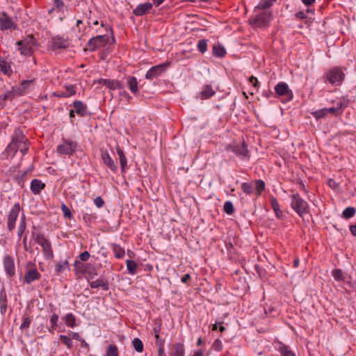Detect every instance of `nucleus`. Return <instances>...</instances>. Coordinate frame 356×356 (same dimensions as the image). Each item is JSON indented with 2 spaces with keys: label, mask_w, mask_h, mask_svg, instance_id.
Masks as SVG:
<instances>
[{
  "label": "nucleus",
  "mask_w": 356,
  "mask_h": 356,
  "mask_svg": "<svg viewBox=\"0 0 356 356\" xmlns=\"http://www.w3.org/2000/svg\"><path fill=\"white\" fill-rule=\"evenodd\" d=\"M343 68L334 67L325 74L326 80L332 85L340 86L345 79Z\"/></svg>",
  "instance_id": "1"
},
{
  "label": "nucleus",
  "mask_w": 356,
  "mask_h": 356,
  "mask_svg": "<svg viewBox=\"0 0 356 356\" xmlns=\"http://www.w3.org/2000/svg\"><path fill=\"white\" fill-rule=\"evenodd\" d=\"M35 242L39 244L43 250L44 257L46 259H52L54 258V252L51 242L46 238L43 234L33 233Z\"/></svg>",
  "instance_id": "2"
},
{
  "label": "nucleus",
  "mask_w": 356,
  "mask_h": 356,
  "mask_svg": "<svg viewBox=\"0 0 356 356\" xmlns=\"http://www.w3.org/2000/svg\"><path fill=\"white\" fill-rule=\"evenodd\" d=\"M291 206L300 216L308 213L307 202L298 193L291 195Z\"/></svg>",
  "instance_id": "3"
},
{
  "label": "nucleus",
  "mask_w": 356,
  "mask_h": 356,
  "mask_svg": "<svg viewBox=\"0 0 356 356\" xmlns=\"http://www.w3.org/2000/svg\"><path fill=\"white\" fill-rule=\"evenodd\" d=\"M25 269L24 282L26 284H30L40 279L41 274L38 270L33 263L29 261L25 266Z\"/></svg>",
  "instance_id": "4"
},
{
  "label": "nucleus",
  "mask_w": 356,
  "mask_h": 356,
  "mask_svg": "<svg viewBox=\"0 0 356 356\" xmlns=\"http://www.w3.org/2000/svg\"><path fill=\"white\" fill-rule=\"evenodd\" d=\"M19 47L21 54L25 56H30L33 52V47L37 44V41L32 35H28L24 40L17 42Z\"/></svg>",
  "instance_id": "5"
},
{
  "label": "nucleus",
  "mask_w": 356,
  "mask_h": 356,
  "mask_svg": "<svg viewBox=\"0 0 356 356\" xmlns=\"http://www.w3.org/2000/svg\"><path fill=\"white\" fill-rule=\"evenodd\" d=\"M29 142L24 136H18L13 138L9 144L8 147L14 151L19 150L23 155L26 154L29 150Z\"/></svg>",
  "instance_id": "6"
},
{
  "label": "nucleus",
  "mask_w": 356,
  "mask_h": 356,
  "mask_svg": "<svg viewBox=\"0 0 356 356\" xmlns=\"http://www.w3.org/2000/svg\"><path fill=\"white\" fill-rule=\"evenodd\" d=\"M77 147L76 142L63 138V143L56 148L58 154L61 155H72Z\"/></svg>",
  "instance_id": "7"
},
{
  "label": "nucleus",
  "mask_w": 356,
  "mask_h": 356,
  "mask_svg": "<svg viewBox=\"0 0 356 356\" xmlns=\"http://www.w3.org/2000/svg\"><path fill=\"white\" fill-rule=\"evenodd\" d=\"M20 209L19 204L15 203L11 207L7 215V228L10 232H12L15 228Z\"/></svg>",
  "instance_id": "8"
},
{
  "label": "nucleus",
  "mask_w": 356,
  "mask_h": 356,
  "mask_svg": "<svg viewBox=\"0 0 356 356\" xmlns=\"http://www.w3.org/2000/svg\"><path fill=\"white\" fill-rule=\"evenodd\" d=\"M74 266L75 268L80 270L81 273L86 274L89 279L92 280L97 275L96 268L91 264H83L79 260H75Z\"/></svg>",
  "instance_id": "9"
},
{
  "label": "nucleus",
  "mask_w": 356,
  "mask_h": 356,
  "mask_svg": "<svg viewBox=\"0 0 356 356\" xmlns=\"http://www.w3.org/2000/svg\"><path fill=\"white\" fill-rule=\"evenodd\" d=\"M275 91L278 96L284 97L286 102L293 99V92L285 82L278 83L275 87Z\"/></svg>",
  "instance_id": "10"
},
{
  "label": "nucleus",
  "mask_w": 356,
  "mask_h": 356,
  "mask_svg": "<svg viewBox=\"0 0 356 356\" xmlns=\"http://www.w3.org/2000/svg\"><path fill=\"white\" fill-rule=\"evenodd\" d=\"M108 40V36L106 35L93 37L88 42L89 50L92 51H95L97 48L107 44Z\"/></svg>",
  "instance_id": "11"
},
{
  "label": "nucleus",
  "mask_w": 356,
  "mask_h": 356,
  "mask_svg": "<svg viewBox=\"0 0 356 356\" xmlns=\"http://www.w3.org/2000/svg\"><path fill=\"white\" fill-rule=\"evenodd\" d=\"M271 12H262L254 18L251 24L257 27L267 26L271 19Z\"/></svg>",
  "instance_id": "12"
},
{
  "label": "nucleus",
  "mask_w": 356,
  "mask_h": 356,
  "mask_svg": "<svg viewBox=\"0 0 356 356\" xmlns=\"http://www.w3.org/2000/svg\"><path fill=\"white\" fill-rule=\"evenodd\" d=\"M168 66V63L155 65L151 67L146 73L145 78L149 80H153L159 77L165 72L166 67Z\"/></svg>",
  "instance_id": "13"
},
{
  "label": "nucleus",
  "mask_w": 356,
  "mask_h": 356,
  "mask_svg": "<svg viewBox=\"0 0 356 356\" xmlns=\"http://www.w3.org/2000/svg\"><path fill=\"white\" fill-rule=\"evenodd\" d=\"M0 28L2 31L16 29L17 25L13 22L12 18L5 12L0 15Z\"/></svg>",
  "instance_id": "14"
},
{
  "label": "nucleus",
  "mask_w": 356,
  "mask_h": 356,
  "mask_svg": "<svg viewBox=\"0 0 356 356\" xmlns=\"http://www.w3.org/2000/svg\"><path fill=\"white\" fill-rule=\"evenodd\" d=\"M69 42L67 38L63 37L56 36L51 39V49L56 51L59 49H65L68 47Z\"/></svg>",
  "instance_id": "15"
},
{
  "label": "nucleus",
  "mask_w": 356,
  "mask_h": 356,
  "mask_svg": "<svg viewBox=\"0 0 356 356\" xmlns=\"http://www.w3.org/2000/svg\"><path fill=\"white\" fill-rule=\"evenodd\" d=\"M3 266L8 277H13L15 275L14 259L8 254L5 255L3 258Z\"/></svg>",
  "instance_id": "16"
},
{
  "label": "nucleus",
  "mask_w": 356,
  "mask_h": 356,
  "mask_svg": "<svg viewBox=\"0 0 356 356\" xmlns=\"http://www.w3.org/2000/svg\"><path fill=\"white\" fill-rule=\"evenodd\" d=\"M101 159L103 163L114 173L118 172V167L107 151H102Z\"/></svg>",
  "instance_id": "17"
},
{
  "label": "nucleus",
  "mask_w": 356,
  "mask_h": 356,
  "mask_svg": "<svg viewBox=\"0 0 356 356\" xmlns=\"http://www.w3.org/2000/svg\"><path fill=\"white\" fill-rule=\"evenodd\" d=\"M232 152L241 158H248L250 157L249 151L247 149V145L243 141L242 144L234 145L232 147Z\"/></svg>",
  "instance_id": "18"
},
{
  "label": "nucleus",
  "mask_w": 356,
  "mask_h": 356,
  "mask_svg": "<svg viewBox=\"0 0 356 356\" xmlns=\"http://www.w3.org/2000/svg\"><path fill=\"white\" fill-rule=\"evenodd\" d=\"M98 83L101 85L105 86L106 88L110 90H115V89H121L122 88V85L120 81L115 79H100L98 81Z\"/></svg>",
  "instance_id": "19"
},
{
  "label": "nucleus",
  "mask_w": 356,
  "mask_h": 356,
  "mask_svg": "<svg viewBox=\"0 0 356 356\" xmlns=\"http://www.w3.org/2000/svg\"><path fill=\"white\" fill-rule=\"evenodd\" d=\"M72 105L76 113L81 117H85L88 114L87 105L83 104L81 101H74Z\"/></svg>",
  "instance_id": "20"
},
{
  "label": "nucleus",
  "mask_w": 356,
  "mask_h": 356,
  "mask_svg": "<svg viewBox=\"0 0 356 356\" xmlns=\"http://www.w3.org/2000/svg\"><path fill=\"white\" fill-rule=\"evenodd\" d=\"M90 286L92 289H97L102 287L103 290L108 291L109 289V284L107 279L101 277L95 281L89 282Z\"/></svg>",
  "instance_id": "21"
},
{
  "label": "nucleus",
  "mask_w": 356,
  "mask_h": 356,
  "mask_svg": "<svg viewBox=\"0 0 356 356\" xmlns=\"http://www.w3.org/2000/svg\"><path fill=\"white\" fill-rule=\"evenodd\" d=\"M152 6V3L149 2L140 3L133 10V13L136 16H143L151 10Z\"/></svg>",
  "instance_id": "22"
},
{
  "label": "nucleus",
  "mask_w": 356,
  "mask_h": 356,
  "mask_svg": "<svg viewBox=\"0 0 356 356\" xmlns=\"http://www.w3.org/2000/svg\"><path fill=\"white\" fill-rule=\"evenodd\" d=\"M0 72L3 74L10 76L13 74V69L10 63L3 58L0 57Z\"/></svg>",
  "instance_id": "23"
},
{
  "label": "nucleus",
  "mask_w": 356,
  "mask_h": 356,
  "mask_svg": "<svg viewBox=\"0 0 356 356\" xmlns=\"http://www.w3.org/2000/svg\"><path fill=\"white\" fill-rule=\"evenodd\" d=\"M44 187L45 184L40 179H34L31 181L30 188L31 192L35 195L40 194L41 191L44 189Z\"/></svg>",
  "instance_id": "24"
},
{
  "label": "nucleus",
  "mask_w": 356,
  "mask_h": 356,
  "mask_svg": "<svg viewBox=\"0 0 356 356\" xmlns=\"http://www.w3.org/2000/svg\"><path fill=\"white\" fill-rule=\"evenodd\" d=\"M138 81L135 76H128L127 78V85L130 91L134 94L136 95L138 92Z\"/></svg>",
  "instance_id": "25"
},
{
  "label": "nucleus",
  "mask_w": 356,
  "mask_h": 356,
  "mask_svg": "<svg viewBox=\"0 0 356 356\" xmlns=\"http://www.w3.org/2000/svg\"><path fill=\"white\" fill-rule=\"evenodd\" d=\"M116 152H117L118 156H119L120 163V166H121V171H122V172H124L125 168L127 165V157H126L123 150L119 146H117V147H116Z\"/></svg>",
  "instance_id": "26"
},
{
  "label": "nucleus",
  "mask_w": 356,
  "mask_h": 356,
  "mask_svg": "<svg viewBox=\"0 0 356 356\" xmlns=\"http://www.w3.org/2000/svg\"><path fill=\"white\" fill-rule=\"evenodd\" d=\"M348 101L344 98L339 99L334 102V108L337 109L339 114H341L347 107Z\"/></svg>",
  "instance_id": "27"
},
{
  "label": "nucleus",
  "mask_w": 356,
  "mask_h": 356,
  "mask_svg": "<svg viewBox=\"0 0 356 356\" xmlns=\"http://www.w3.org/2000/svg\"><path fill=\"white\" fill-rule=\"evenodd\" d=\"M111 248L115 258L122 259L124 257L125 254V250L120 245L113 243L111 245Z\"/></svg>",
  "instance_id": "28"
},
{
  "label": "nucleus",
  "mask_w": 356,
  "mask_h": 356,
  "mask_svg": "<svg viewBox=\"0 0 356 356\" xmlns=\"http://www.w3.org/2000/svg\"><path fill=\"white\" fill-rule=\"evenodd\" d=\"M270 204L271 207L275 213V215L277 218H281L283 215L282 211L280 208V204L277 200V199L274 197H270Z\"/></svg>",
  "instance_id": "29"
},
{
  "label": "nucleus",
  "mask_w": 356,
  "mask_h": 356,
  "mask_svg": "<svg viewBox=\"0 0 356 356\" xmlns=\"http://www.w3.org/2000/svg\"><path fill=\"white\" fill-rule=\"evenodd\" d=\"M65 270H70L69 264L67 260H61L56 264L55 270L57 274H61Z\"/></svg>",
  "instance_id": "30"
},
{
  "label": "nucleus",
  "mask_w": 356,
  "mask_h": 356,
  "mask_svg": "<svg viewBox=\"0 0 356 356\" xmlns=\"http://www.w3.org/2000/svg\"><path fill=\"white\" fill-rule=\"evenodd\" d=\"M215 91L210 85H206L201 92L202 99H209L215 95Z\"/></svg>",
  "instance_id": "31"
},
{
  "label": "nucleus",
  "mask_w": 356,
  "mask_h": 356,
  "mask_svg": "<svg viewBox=\"0 0 356 356\" xmlns=\"http://www.w3.org/2000/svg\"><path fill=\"white\" fill-rule=\"evenodd\" d=\"M26 228V216L24 214H22L19 224L17 229V236L19 238H21L22 235L24 234Z\"/></svg>",
  "instance_id": "32"
},
{
  "label": "nucleus",
  "mask_w": 356,
  "mask_h": 356,
  "mask_svg": "<svg viewBox=\"0 0 356 356\" xmlns=\"http://www.w3.org/2000/svg\"><path fill=\"white\" fill-rule=\"evenodd\" d=\"M213 54L217 57L222 58L226 54V50L222 45L215 44L213 46Z\"/></svg>",
  "instance_id": "33"
},
{
  "label": "nucleus",
  "mask_w": 356,
  "mask_h": 356,
  "mask_svg": "<svg viewBox=\"0 0 356 356\" xmlns=\"http://www.w3.org/2000/svg\"><path fill=\"white\" fill-rule=\"evenodd\" d=\"M332 275L336 281L346 282V275H343L341 269L336 268L332 270Z\"/></svg>",
  "instance_id": "34"
},
{
  "label": "nucleus",
  "mask_w": 356,
  "mask_h": 356,
  "mask_svg": "<svg viewBox=\"0 0 356 356\" xmlns=\"http://www.w3.org/2000/svg\"><path fill=\"white\" fill-rule=\"evenodd\" d=\"M185 350L184 345L181 343H175L173 347V351L171 356H184Z\"/></svg>",
  "instance_id": "35"
},
{
  "label": "nucleus",
  "mask_w": 356,
  "mask_h": 356,
  "mask_svg": "<svg viewBox=\"0 0 356 356\" xmlns=\"http://www.w3.org/2000/svg\"><path fill=\"white\" fill-rule=\"evenodd\" d=\"M63 319L65 321V324L70 327H74L76 325V317L72 313L66 314L64 316Z\"/></svg>",
  "instance_id": "36"
},
{
  "label": "nucleus",
  "mask_w": 356,
  "mask_h": 356,
  "mask_svg": "<svg viewBox=\"0 0 356 356\" xmlns=\"http://www.w3.org/2000/svg\"><path fill=\"white\" fill-rule=\"evenodd\" d=\"M126 264L129 273L131 275L136 274V268L138 265L136 261L133 260H127Z\"/></svg>",
  "instance_id": "37"
},
{
  "label": "nucleus",
  "mask_w": 356,
  "mask_h": 356,
  "mask_svg": "<svg viewBox=\"0 0 356 356\" xmlns=\"http://www.w3.org/2000/svg\"><path fill=\"white\" fill-rule=\"evenodd\" d=\"M276 0H264L263 1H261L258 6L256 7V8L260 9V10H266L270 8L273 6L274 2H275Z\"/></svg>",
  "instance_id": "38"
},
{
  "label": "nucleus",
  "mask_w": 356,
  "mask_h": 356,
  "mask_svg": "<svg viewBox=\"0 0 356 356\" xmlns=\"http://www.w3.org/2000/svg\"><path fill=\"white\" fill-rule=\"evenodd\" d=\"M355 213V209L353 207L346 208L343 211V217L346 219H349L354 216Z\"/></svg>",
  "instance_id": "39"
},
{
  "label": "nucleus",
  "mask_w": 356,
  "mask_h": 356,
  "mask_svg": "<svg viewBox=\"0 0 356 356\" xmlns=\"http://www.w3.org/2000/svg\"><path fill=\"white\" fill-rule=\"evenodd\" d=\"M133 346L135 350L138 353H141L143 350V343L142 341L138 338H135L132 341Z\"/></svg>",
  "instance_id": "40"
},
{
  "label": "nucleus",
  "mask_w": 356,
  "mask_h": 356,
  "mask_svg": "<svg viewBox=\"0 0 356 356\" xmlns=\"http://www.w3.org/2000/svg\"><path fill=\"white\" fill-rule=\"evenodd\" d=\"M106 356H118V349L115 344H111L106 350Z\"/></svg>",
  "instance_id": "41"
},
{
  "label": "nucleus",
  "mask_w": 356,
  "mask_h": 356,
  "mask_svg": "<svg viewBox=\"0 0 356 356\" xmlns=\"http://www.w3.org/2000/svg\"><path fill=\"white\" fill-rule=\"evenodd\" d=\"M224 211L228 215H232L234 212L233 203L231 201H226L223 207Z\"/></svg>",
  "instance_id": "42"
},
{
  "label": "nucleus",
  "mask_w": 356,
  "mask_h": 356,
  "mask_svg": "<svg viewBox=\"0 0 356 356\" xmlns=\"http://www.w3.org/2000/svg\"><path fill=\"white\" fill-rule=\"evenodd\" d=\"M241 187L243 191L248 195H251L254 193L253 186L248 182L243 183Z\"/></svg>",
  "instance_id": "43"
},
{
  "label": "nucleus",
  "mask_w": 356,
  "mask_h": 356,
  "mask_svg": "<svg viewBox=\"0 0 356 356\" xmlns=\"http://www.w3.org/2000/svg\"><path fill=\"white\" fill-rule=\"evenodd\" d=\"M197 47L199 51L202 54L206 52L207 50V40L204 39L200 40Z\"/></svg>",
  "instance_id": "44"
},
{
  "label": "nucleus",
  "mask_w": 356,
  "mask_h": 356,
  "mask_svg": "<svg viewBox=\"0 0 356 356\" xmlns=\"http://www.w3.org/2000/svg\"><path fill=\"white\" fill-rule=\"evenodd\" d=\"M59 338L61 340V341L70 349H71L72 347H73V343H72V339H70V337L65 336V335H63V334H60L59 336Z\"/></svg>",
  "instance_id": "45"
},
{
  "label": "nucleus",
  "mask_w": 356,
  "mask_h": 356,
  "mask_svg": "<svg viewBox=\"0 0 356 356\" xmlns=\"http://www.w3.org/2000/svg\"><path fill=\"white\" fill-rule=\"evenodd\" d=\"M265 182L263 180L259 179L255 181V186L257 191V195H259L261 192L265 189Z\"/></svg>",
  "instance_id": "46"
},
{
  "label": "nucleus",
  "mask_w": 356,
  "mask_h": 356,
  "mask_svg": "<svg viewBox=\"0 0 356 356\" xmlns=\"http://www.w3.org/2000/svg\"><path fill=\"white\" fill-rule=\"evenodd\" d=\"M65 95L66 97H71L76 94V89L75 86L74 85H67L65 86Z\"/></svg>",
  "instance_id": "47"
},
{
  "label": "nucleus",
  "mask_w": 356,
  "mask_h": 356,
  "mask_svg": "<svg viewBox=\"0 0 356 356\" xmlns=\"http://www.w3.org/2000/svg\"><path fill=\"white\" fill-rule=\"evenodd\" d=\"M312 115L316 119L324 118L325 116H326L327 115V111H326V108L317 110V111L313 112Z\"/></svg>",
  "instance_id": "48"
},
{
  "label": "nucleus",
  "mask_w": 356,
  "mask_h": 356,
  "mask_svg": "<svg viewBox=\"0 0 356 356\" xmlns=\"http://www.w3.org/2000/svg\"><path fill=\"white\" fill-rule=\"evenodd\" d=\"M15 97V95L14 94V92L13 90V89L11 88L10 90L6 91L2 96V99L3 101H7V100H9V101H11L13 100L14 98Z\"/></svg>",
  "instance_id": "49"
},
{
  "label": "nucleus",
  "mask_w": 356,
  "mask_h": 356,
  "mask_svg": "<svg viewBox=\"0 0 356 356\" xmlns=\"http://www.w3.org/2000/svg\"><path fill=\"white\" fill-rule=\"evenodd\" d=\"M12 89L14 92L15 97L16 96H22L26 92V90L22 88V86H14L12 87Z\"/></svg>",
  "instance_id": "50"
},
{
  "label": "nucleus",
  "mask_w": 356,
  "mask_h": 356,
  "mask_svg": "<svg viewBox=\"0 0 356 356\" xmlns=\"http://www.w3.org/2000/svg\"><path fill=\"white\" fill-rule=\"evenodd\" d=\"M32 321V319L30 317H24L23 318V322L22 325H20L21 330L27 329L29 327Z\"/></svg>",
  "instance_id": "51"
},
{
  "label": "nucleus",
  "mask_w": 356,
  "mask_h": 356,
  "mask_svg": "<svg viewBox=\"0 0 356 356\" xmlns=\"http://www.w3.org/2000/svg\"><path fill=\"white\" fill-rule=\"evenodd\" d=\"M59 316L56 314H54L50 318V323L52 325V329L56 330L58 326V321Z\"/></svg>",
  "instance_id": "52"
},
{
  "label": "nucleus",
  "mask_w": 356,
  "mask_h": 356,
  "mask_svg": "<svg viewBox=\"0 0 356 356\" xmlns=\"http://www.w3.org/2000/svg\"><path fill=\"white\" fill-rule=\"evenodd\" d=\"M281 353L282 356H296L287 346H283L281 348Z\"/></svg>",
  "instance_id": "53"
},
{
  "label": "nucleus",
  "mask_w": 356,
  "mask_h": 356,
  "mask_svg": "<svg viewBox=\"0 0 356 356\" xmlns=\"http://www.w3.org/2000/svg\"><path fill=\"white\" fill-rule=\"evenodd\" d=\"M61 210H62L65 217H67V218L72 217V213L70 211V209L65 204H62Z\"/></svg>",
  "instance_id": "54"
},
{
  "label": "nucleus",
  "mask_w": 356,
  "mask_h": 356,
  "mask_svg": "<svg viewBox=\"0 0 356 356\" xmlns=\"http://www.w3.org/2000/svg\"><path fill=\"white\" fill-rule=\"evenodd\" d=\"M90 257V253L88 251H84L79 254V258L81 261H87Z\"/></svg>",
  "instance_id": "55"
},
{
  "label": "nucleus",
  "mask_w": 356,
  "mask_h": 356,
  "mask_svg": "<svg viewBox=\"0 0 356 356\" xmlns=\"http://www.w3.org/2000/svg\"><path fill=\"white\" fill-rule=\"evenodd\" d=\"M94 203L97 207L101 208L104 206V201L100 196H98L94 200Z\"/></svg>",
  "instance_id": "56"
},
{
  "label": "nucleus",
  "mask_w": 356,
  "mask_h": 356,
  "mask_svg": "<svg viewBox=\"0 0 356 356\" xmlns=\"http://www.w3.org/2000/svg\"><path fill=\"white\" fill-rule=\"evenodd\" d=\"M54 6L58 10H62L64 7V3L62 0H53Z\"/></svg>",
  "instance_id": "57"
},
{
  "label": "nucleus",
  "mask_w": 356,
  "mask_h": 356,
  "mask_svg": "<svg viewBox=\"0 0 356 356\" xmlns=\"http://www.w3.org/2000/svg\"><path fill=\"white\" fill-rule=\"evenodd\" d=\"M34 81V79H31V80H24V81H22V83H21V86H22V88L26 90V89L29 87V86L31 84H32Z\"/></svg>",
  "instance_id": "58"
},
{
  "label": "nucleus",
  "mask_w": 356,
  "mask_h": 356,
  "mask_svg": "<svg viewBox=\"0 0 356 356\" xmlns=\"http://www.w3.org/2000/svg\"><path fill=\"white\" fill-rule=\"evenodd\" d=\"M249 81L252 84L254 88H257L259 86V81L256 77L254 76H251L249 79Z\"/></svg>",
  "instance_id": "59"
},
{
  "label": "nucleus",
  "mask_w": 356,
  "mask_h": 356,
  "mask_svg": "<svg viewBox=\"0 0 356 356\" xmlns=\"http://www.w3.org/2000/svg\"><path fill=\"white\" fill-rule=\"evenodd\" d=\"M327 114H332L334 115H339V114L337 113V109L334 108V106L330 107L329 108H326Z\"/></svg>",
  "instance_id": "60"
},
{
  "label": "nucleus",
  "mask_w": 356,
  "mask_h": 356,
  "mask_svg": "<svg viewBox=\"0 0 356 356\" xmlns=\"http://www.w3.org/2000/svg\"><path fill=\"white\" fill-rule=\"evenodd\" d=\"M296 17L298 19H303L307 18V15L304 11H298L296 13Z\"/></svg>",
  "instance_id": "61"
},
{
  "label": "nucleus",
  "mask_w": 356,
  "mask_h": 356,
  "mask_svg": "<svg viewBox=\"0 0 356 356\" xmlns=\"http://www.w3.org/2000/svg\"><path fill=\"white\" fill-rule=\"evenodd\" d=\"M191 280V275L188 273L184 275L181 277V281L183 283H187Z\"/></svg>",
  "instance_id": "62"
},
{
  "label": "nucleus",
  "mask_w": 356,
  "mask_h": 356,
  "mask_svg": "<svg viewBox=\"0 0 356 356\" xmlns=\"http://www.w3.org/2000/svg\"><path fill=\"white\" fill-rule=\"evenodd\" d=\"M157 356H166L164 348L161 347V348H158V355H157Z\"/></svg>",
  "instance_id": "63"
},
{
  "label": "nucleus",
  "mask_w": 356,
  "mask_h": 356,
  "mask_svg": "<svg viewBox=\"0 0 356 356\" xmlns=\"http://www.w3.org/2000/svg\"><path fill=\"white\" fill-rule=\"evenodd\" d=\"M350 232L353 236H356V225H352L350 226Z\"/></svg>",
  "instance_id": "64"
}]
</instances>
